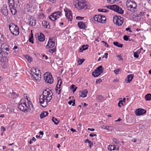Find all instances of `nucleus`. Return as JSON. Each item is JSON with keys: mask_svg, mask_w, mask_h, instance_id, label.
I'll return each instance as SVG.
<instances>
[{"mask_svg": "<svg viewBox=\"0 0 151 151\" xmlns=\"http://www.w3.org/2000/svg\"><path fill=\"white\" fill-rule=\"evenodd\" d=\"M94 19L95 21L101 23V15L100 14L96 15L94 17Z\"/></svg>", "mask_w": 151, "mask_h": 151, "instance_id": "22", "label": "nucleus"}, {"mask_svg": "<svg viewBox=\"0 0 151 151\" xmlns=\"http://www.w3.org/2000/svg\"><path fill=\"white\" fill-rule=\"evenodd\" d=\"M76 19H77L78 20H82L83 19H84V17H81L80 16H78V17H76Z\"/></svg>", "mask_w": 151, "mask_h": 151, "instance_id": "54", "label": "nucleus"}, {"mask_svg": "<svg viewBox=\"0 0 151 151\" xmlns=\"http://www.w3.org/2000/svg\"><path fill=\"white\" fill-rule=\"evenodd\" d=\"M1 12L5 16H6L8 14V10L6 5L4 4L1 8Z\"/></svg>", "mask_w": 151, "mask_h": 151, "instance_id": "16", "label": "nucleus"}, {"mask_svg": "<svg viewBox=\"0 0 151 151\" xmlns=\"http://www.w3.org/2000/svg\"><path fill=\"white\" fill-rule=\"evenodd\" d=\"M28 24L31 26H35L36 24V19L35 17H31L30 19L28 20Z\"/></svg>", "mask_w": 151, "mask_h": 151, "instance_id": "15", "label": "nucleus"}, {"mask_svg": "<svg viewBox=\"0 0 151 151\" xmlns=\"http://www.w3.org/2000/svg\"><path fill=\"white\" fill-rule=\"evenodd\" d=\"M97 136L96 134H94L93 133L90 134H89V136L91 137H93L94 136L96 137Z\"/></svg>", "mask_w": 151, "mask_h": 151, "instance_id": "58", "label": "nucleus"}, {"mask_svg": "<svg viewBox=\"0 0 151 151\" xmlns=\"http://www.w3.org/2000/svg\"><path fill=\"white\" fill-rule=\"evenodd\" d=\"M133 53H134V57L136 58H138L139 56L137 52H134Z\"/></svg>", "mask_w": 151, "mask_h": 151, "instance_id": "49", "label": "nucleus"}, {"mask_svg": "<svg viewBox=\"0 0 151 151\" xmlns=\"http://www.w3.org/2000/svg\"><path fill=\"white\" fill-rule=\"evenodd\" d=\"M48 112L47 111H43L41 112L40 114V118L41 119H42L46 116H47L48 115Z\"/></svg>", "mask_w": 151, "mask_h": 151, "instance_id": "26", "label": "nucleus"}, {"mask_svg": "<svg viewBox=\"0 0 151 151\" xmlns=\"http://www.w3.org/2000/svg\"><path fill=\"white\" fill-rule=\"evenodd\" d=\"M117 57L119 58V60H122L123 59L122 57V56L121 55H118L117 56Z\"/></svg>", "mask_w": 151, "mask_h": 151, "instance_id": "57", "label": "nucleus"}, {"mask_svg": "<svg viewBox=\"0 0 151 151\" xmlns=\"http://www.w3.org/2000/svg\"><path fill=\"white\" fill-rule=\"evenodd\" d=\"M44 79L46 82L49 83H52L53 82V79L51 74L47 72L44 75Z\"/></svg>", "mask_w": 151, "mask_h": 151, "instance_id": "9", "label": "nucleus"}, {"mask_svg": "<svg viewBox=\"0 0 151 151\" xmlns=\"http://www.w3.org/2000/svg\"><path fill=\"white\" fill-rule=\"evenodd\" d=\"M106 18L104 16L101 15V23H104L105 21H106Z\"/></svg>", "mask_w": 151, "mask_h": 151, "instance_id": "42", "label": "nucleus"}, {"mask_svg": "<svg viewBox=\"0 0 151 151\" xmlns=\"http://www.w3.org/2000/svg\"><path fill=\"white\" fill-rule=\"evenodd\" d=\"M89 145V148H91V147L93 145V143L91 142H91L88 143Z\"/></svg>", "mask_w": 151, "mask_h": 151, "instance_id": "61", "label": "nucleus"}, {"mask_svg": "<svg viewBox=\"0 0 151 151\" xmlns=\"http://www.w3.org/2000/svg\"><path fill=\"white\" fill-rule=\"evenodd\" d=\"M134 77V75L132 74H131L128 75L127 78L126 79V82L127 83H130Z\"/></svg>", "mask_w": 151, "mask_h": 151, "instance_id": "23", "label": "nucleus"}, {"mask_svg": "<svg viewBox=\"0 0 151 151\" xmlns=\"http://www.w3.org/2000/svg\"><path fill=\"white\" fill-rule=\"evenodd\" d=\"M6 41L5 40V41L2 42L1 49L5 55L9 57L10 52L9 51V46L6 43Z\"/></svg>", "mask_w": 151, "mask_h": 151, "instance_id": "5", "label": "nucleus"}, {"mask_svg": "<svg viewBox=\"0 0 151 151\" xmlns=\"http://www.w3.org/2000/svg\"><path fill=\"white\" fill-rule=\"evenodd\" d=\"M85 61L84 59H79L78 61V64L79 65H81L82 64V63Z\"/></svg>", "mask_w": 151, "mask_h": 151, "instance_id": "38", "label": "nucleus"}, {"mask_svg": "<svg viewBox=\"0 0 151 151\" xmlns=\"http://www.w3.org/2000/svg\"><path fill=\"white\" fill-rule=\"evenodd\" d=\"M119 147L115 145H110L108 146V149L109 150L111 151L112 150H118L119 149Z\"/></svg>", "mask_w": 151, "mask_h": 151, "instance_id": "18", "label": "nucleus"}, {"mask_svg": "<svg viewBox=\"0 0 151 151\" xmlns=\"http://www.w3.org/2000/svg\"><path fill=\"white\" fill-rule=\"evenodd\" d=\"M78 26L81 29H84L85 28V23L83 22H79L78 23Z\"/></svg>", "mask_w": 151, "mask_h": 151, "instance_id": "24", "label": "nucleus"}, {"mask_svg": "<svg viewBox=\"0 0 151 151\" xmlns=\"http://www.w3.org/2000/svg\"><path fill=\"white\" fill-rule=\"evenodd\" d=\"M70 88L71 90H73V91L74 93L76 90L77 87L74 85H72L71 86Z\"/></svg>", "mask_w": 151, "mask_h": 151, "instance_id": "36", "label": "nucleus"}, {"mask_svg": "<svg viewBox=\"0 0 151 151\" xmlns=\"http://www.w3.org/2000/svg\"><path fill=\"white\" fill-rule=\"evenodd\" d=\"M98 11L99 12H107L109 11L107 9H98Z\"/></svg>", "mask_w": 151, "mask_h": 151, "instance_id": "41", "label": "nucleus"}, {"mask_svg": "<svg viewBox=\"0 0 151 151\" xmlns=\"http://www.w3.org/2000/svg\"><path fill=\"white\" fill-rule=\"evenodd\" d=\"M8 3L10 8H12L14 7V2L13 0H9Z\"/></svg>", "mask_w": 151, "mask_h": 151, "instance_id": "29", "label": "nucleus"}, {"mask_svg": "<svg viewBox=\"0 0 151 151\" xmlns=\"http://www.w3.org/2000/svg\"><path fill=\"white\" fill-rule=\"evenodd\" d=\"M123 39L124 40L127 41L129 40V37L127 35H124L123 37Z\"/></svg>", "mask_w": 151, "mask_h": 151, "instance_id": "52", "label": "nucleus"}, {"mask_svg": "<svg viewBox=\"0 0 151 151\" xmlns=\"http://www.w3.org/2000/svg\"><path fill=\"white\" fill-rule=\"evenodd\" d=\"M88 45H83L79 49V52H82L83 51L85 50L88 49Z\"/></svg>", "mask_w": 151, "mask_h": 151, "instance_id": "27", "label": "nucleus"}, {"mask_svg": "<svg viewBox=\"0 0 151 151\" xmlns=\"http://www.w3.org/2000/svg\"><path fill=\"white\" fill-rule=\"evenodd\" d=\"M10 9L11 12L13 14L15 15L17 14V11L16 9L14 8V7L12 8H10Z\"/></svg>", "mask_w": 151, "mask_h": 151, "instance_id": "34", "label": "nucleus"}, {"mask_svg": "<svg viewBox=\"0 0 151 151\" xmlns=\"http://www.w3.org/2000/svg\"><path fill=\"white\" fill-rule=\"evenodd\" d=\"M1 129L3 131H5L6 130V129L5 128V127L3 126H1Z\"/></svg>", "mask_w": 151, "mask_h": 151, "instance_id": "64", "label": "nucleus"}, {"mask_svg": "<svg viewBox=\"0 0 151 151\" xmlns=\"http://www.w3.org/2000/svg\"><path fill=\"white\" fill-rule=\"evenodd\" d=\"M92 75L94 77H97L101 75L100 73H98L97 71H95V70L92 72Z\"/></svg>", "mask_w": 151, "mask_h": 151, "instance_id": "33", "label": "nucleus"}, {"mask_svg": "<svg viewBox=\"0 0 151 151\" xmlns=\"http://www.w3.org/2000/svg\"><path fill=\"white\" fill-rule=\"evenodd\" d=\"M108 53L107 52L105 53L104 54V55L102 57V58H105L106 59H107L108 57Z\"/></svg>", "mask_w": 151, "mask_h": 151, "instance_id": "56", "label": "nucleus"}, {"mask_svg": "<svg viewBox=\"0 0 151 151\" xmlns=\"http://www.w3.org/2000/svg\"><path fill=\"white\" fill-rule=\"evenodd\" d=\"M104 69L103 68L102 65H100L99 66L95 69V71H97L98 73H100L101 74V73H103V70Z\"/></svg>", "mask_w": 151, "mask_h": 151, "instance_id": "25", "label": "nucleus"}, {"mask_svg": "<svg viewBox=\"0 0 151 151\" xmlns=\"http://www.w3.org/2000/svg\"><path fill=\"white\" fill-rule=\"evenodd\" d=\"M146 111L143 109L139 108L136 109L135 111V114L137 116L142 115L145 114Z\"/></svg>", "mask_w": 151, "mask_h": 151, "instance_id": "13", "label": "nucleus"}, {"mask_svg": "<svg viewBox=\"0 0 151 151\" xmlns=\"http://www.w3.org/2000/svg\"><path fill=\"white\" fill-rule=\"evenodd\" d=\"M143 14H144V13L141 12L139 14H138V17H139L140 16H143Z\"/></svg>", "mask_w": 151, "mask_h": 151, "instance_id": "63", "label": "nucleus"}, {"mask_svg": "<svg viewBox=\"0 0 151 151\" xmlns=\"http://www.w3.org/2000/svg\"><path fill=\"white\" fill-rule=\"evenodd\" d=\"M38 73L37 72H35L33 74H31L32 76L33 77V78L36 80L37 81H39L41 78V75L39 74L40 70H38Z\"/></svg>", "mask_w": 151, "mask_h": 151, "instance_id": "14", "label": "nucleus"}, {"mask_svg": "<svg viewBox=\"0 0 151 151\" xmlns=\"http://www.w3.org/2000/svg\"><path fill=\"white\" fill-rule=\"evenodd\" d=\"M102 81L101 79V78L97 79H96V84L99 83Z\"/></svg>", "mask_w": 151, "mask_h": 151, "instance_id": "51", "label": "nucleus"}, {"mask_svg": "<svg viewBox=\"0 0 151 151\" xmlns=\"http://www.w3.org/2000/svg\"><path fill=\"white\" fill-rule=\"evenodd\" d=\"M56 50V48H55L49 50V52L51 53H53L54 52H55Z\"/></svg>", "mask_w": 151, "mask_h": 151, "instance_id": "44", "label": "nucleus"}, {"mask_svg": "<svg viewBox=\"0 0 151 151\" xmlns=\"http://www.w3.org/2000/svg\"><path fill=\"white\" fill-rule=\"evenodd\" d=\"M126 30L127 31H129L130 32H132V31L130 29V28L129 27L127 28L126 29Z\"/></svg>", "mask_w": 151, "mask_h": 151, "instance_id": "59", "label": "nucleus"}, {"mask_svg": "<svg viewBox=\"0 0 151 151\" xmlns=\"http://www.w3.org/2000/svg\"><path fill=\"white\" fill-rule=\"evenodd\" d=\"M52 120L54 124L56 125H57L59 123V121H58L57 119L54 117H52Z\"/></svg>", "mask_w": 151, "mask_h": 151, "instance_id": "35", "label": "nucleus"}, {"mask_svg": "<svg viewBox=\"0 0 151 151\" xmlns=\"http://www.w3.org/2000/svg\"><path fill=\"white\" fill-rule=\"evenodd\" d=\"M121 68H118L117 69L114 70V72L117 75L119 74V73L121 72Z\"/></svg>", "mask_w": 151, "mask_h": 151, "instance_id": "40", "label": "nucleus"}, {"mask_svg": "<svg viewBox=\"0 0 151 151\" xmlns=\"http://www.w3.org/2000/svg\"><path fill=\"white\" fill-rule=\"evenodd\" d=\"M88 93L87 90L85 89L83 91H80L79 95L80 97H85L87 96Z\"/></svg>", "mask_w": 151, "mask_h": 151, "instance_id": "19", "label": "nucleus"}, {"mask_svg": "<svg viewBox=\"0 0 151 151\" xmlns=\"http://www.w3.org/2000/svg\"><path fill=\"white\" fill-rule=\"evenodd\" d=\"M114 129V128L112 127L109 126L108 128V130L112 131Z\"/></svg>", "mask_w": 151, "mask_h": 151, "instance_id": "55", "label": "nucleus"}, {"mask_svg": "<svg viewBox=\"0 0 151 151\" xmlns=\"http://www.w3.org/2000/svg\"><path fill=\"white\" fill-rule=\"evenodd\" d=\"M113 44L115 46L118 47H122L123 46L122 44H120L117 42H113Z\"/></svg>", "mask_w": 151, "mask_h": 151, "instance_id": "30", "label": "nucleus"}, {"mask_svg": "<svg viewBox=\"0 0 151 151\" xmlns=\"http://www.w3.org/2000/svg\"><path fill=\"white\" fill-rule=\"evenodd\" d=\"M66 13L65 16L68 19V21H71L72 19V16L71 14L70 13Z\"/></svg>", "mask_w": 151, "mask_h": 151, "instance_id": "28", "label": "nucleus"}, {"mask_svg": "<svg viewBox=\"0 0 151 151\" xmlns=\"http://www.w3.org/2000/svg\"><path fill=\"white\" fill-rule=\"evenodd\" d=\"M7 56L4 54L0 48V65L3 68H5L7 67L8 64Z\"/></svg>", "mask_w": 151, "mask_h": 151, "instance_id": "2", "label": "nucleus"}, {"mask_svg": "<svg viewBox=\"0 0 151 151\" xmlns=\"http://www.w3.org/2000/svg\"><path fill=\"white\" fill-rule=\"evenodd\" d=\"M9 28L13 35L15 36H17L19 35V32L18 26L13 23H11L9 25Z\"/></svg>", "mask_w": 151, "mask_h": 151, "instance_id": "4", "label": "nucleus"}, {"mask_svg": "<svg viewBox=\"0 0 151 151\" xmlns=\"http://www.w3.org/2000/svg\"><path fill=\"white\" fill-rule=\"evenodd\" d=\"M114 7V5H109L106 6L107 8L108 9H110L111 10H113V8Z\"/></svg>", "mask_w": 151, "mask_h": 151, "instance_id": "50", "label": "nucleus"}, {"mask_svg": "<svg viewBox=\"0 0 151 151\" xmlns=\"http://www.w3.org/2000/svg\"><path fill=\"white\" fill-rule=\"evenodd\" d=\"M102 42H103L104 44V45L107 47H109V46L108 44L106 42H105V41H102Z\"/></svg>", "mask_w": 151, "mask_h": 151, "instance_id": "53", "label": "nucleus"}, {"mask_svg": "<svg viewBox=\"0 0 151 151\" xmlns=\"http://www.w3.org/2000/svg\"><path fill=\"white\" fill-rule=\"evenodd\" d=\"M55 42L54 38H52L51 39L50 38L48 42V44L47 45L46 48L49 49L54 47L55 44Z\"/></svg>", "mask_w": 151, "mask_h": 151, "instance_id": "11", "label": "nucleus"}, {"mask_svg": "<svg viewBox=\"0 0 151 151\" xmlns=\"http://www.w3.org/2000/svg\"><path fill=\"white\" fill-rule=\"evenodd\" d=\"M53 95V93L49 89L46 88L44 90L40 96L39 102L41 106L43 107H46L52 99Z\"/></svg>", "mask_w": 151, "mask_h": 151, "instance_id": "1", "label": "nucleus"}, {"mask_svg": "<svg viewBox=\"0 0 151 151\" xmlns=\"http://www.w3.org/2000/svg\"><path fill=\"white\" fill-rule=\"evenodd\" d=\"M18 107L21 111L25 113L27 112L28 111V107L26 103L24 102V101H20V103L18 104Z\"/></svg>", "mask_w": 151, "mask_h": 151, "instance_id": "8", "label": "nucleus"}, {"mask_svg": "<svg viewBox=\"0 0 151 151\" xmlns=\"http://www.w3.org/2000/svg\"><path fill=\"white\" fill-rule=\"evenodd\" d=\"M60 81V84H59V87H58V84L57 85L55 89V91L56 93H58V95H59L60 93V87L61 86V84H62V81L61 80H60L58 81V83Z\"/></svg>", "mask_w": 151, "mask_h": 151, "instance_id": "20", "label": "nucleus"}, {"mask_svg": "<svg viewBox=\"0 0 151 151\" xmlns=\"http://www.w3.org/2000/svg\"><path fill=\"white\" fill-rule=\"evenodd\" d=\"M43 59H45L46 60L48 59V57L45 55H43L42 56Z\"/></svg>", "mask_w": 151, "mask_h": 151, "instance_id": "60", "label": "nucleus"}, {"mask_svg": "<svg viewBox=\"0 0 151 151\" xmlns=\"http://www.w3.org/2000/svg\"><path fill=\"white\" fill-rule=\"evenodd\" d=\"M5 39L3 37V35L0 33V41L1 42V43H2V42L5 41Z\"/></svg>", "mask_w": 151, "mask_h": 151, "instance_id": "37", "label": "nucleus"}, {"mask_svg": "<svg viewBox=\"0 0 151 151\" xmlns=\"http://www.w3.org/2000/svg\"><path fill=\"white\" fill-rule=\"evenodd\" d=\"M61 15L62 13L60 11H58L53 13L49 17L51 20L54 21L59 18Z\"/></svg>", "mask_w": 151, "mask_h": 151, "instance_id": "7", "label": "nucleus"}, {"mask_svg": "<svg viewBox=\"0 0 151 151\" xmlns=\"http://www.w3.org/2000/svg\"><path fill=\"white\" fill-rule=\"evenodd\" d=\"M42 26L45 28H49L50 27V22L45 20L42 22Z\"/></svg>", "mask_w": 151, "mask_h": 151, "instance_id": "21", "label": "nucleus"}, {"mask_svg": "<svg viewBox=\"0 0 151 151\" xmlns=\"http://www.w3.org/2000/svg\"><path fill=\"white\" fill-rule=\"evenodd\" d=\"M72 103H73L72 104V106H74L75 105V100L73 101L72 100H70L68 102V104L69 105H71Z\"/></svg>", "mask_w": 151, "mask_h": 151, "instance_id": "43", "label": "nucleus"}, {"mask_svg": "<svg viewBox=\"0 0 151 151\" xmlns=\"http://www.w3.org/2000/svg\"><path fill=\"white\" fill-rule=\"evenodd\" d=\"M145 99L146 101H150L151 100V94H147L145 96Z\"/></svg>", "mask_w": 151, "mask_h": 151, "instance_id": "31", "label": "nucleus"}, {"mask_svg": "<svg viewBox=\"0 0 151 151\" xmlns=\"http://www.w3.org/2000/svg\"><path fill=\"white\" fill-rule=\"evenodd\" d=\"M25 58L27 60L28 62L29 63H31L32 61V58L29 55H26Z\"/></svg>", "mask_w": 151, "mask_h": 151, "instance_id": "39", "label": "nucleus"}, {"mask_svg": "<svg viewBox=\"0 0 151 151\" xmlns=\"http://www.w3.org/2000/svg\"><path fill=\"white\" fill-rule=\"evenodd\" d=\"M86 6V2L85 1L83 0H81L78 1L77 4L76 5V7L80 9H82L84 8Z\"/></svg>", "mask_w": 151, "mask_h": 151, "instance_id": "10", "label": "nucleus"}, {"mask_svg": "<svg viewBox=\"0 0 151 151\" xmlns=\"http://www.w3.org/2000/svg\"><path fill=\"white\" fill-rule=\"evenodd\" d=\"M107 2L110 4H112L114 3L115 1H118L116 0H107Z\"/></svg>", "mask_w": 151, "mask_h": 151, "instance_id": "47", "label": "nucleus"}, {"mask_svg": "<svg viewBox=\"0 0 151 151\" xmlns=\"http://www.w3.org/2000/svg\"><path fill=\"white\" fill-rule=\"evenodd\" d=\"M35 36L37 38L36 39H38L40 41L42 42L45 40V36L42 33H40L39 35H36Z\"/></svg>", "mask_w": 151, "mask_h": 151, "instance_id": "17", "label": "nucleus"}, {"mask_svg": "<svg viewBox=\"0 0 151 151\" xmlns=\"http://www.w3.org/2000/svg\"><path fill=\"white\" fill-rule=\"evenodd\" d=\"M37 69L35 68H32L31 71V74H34L35 73V72H37L36 71Z\"/></svg>", "mask_w": 151, "mask_h": 151, "instance_id": "45", "label": "nucleus"}, {"mask_svg": "<svg viewBox=\"0 0 151 151\" xmlns=\"http://www.w3.org/2000/svg\"><path fill=\"white\" fill-rule=\"evenodd\" d=\"M126 6L128 10L134 12L136 11L137 5L136 3L134 1L127 0L126 2Z\"/></svg>", "mask_w": 151, "mask_h": 151, "instance_id": "3", "label": "nucleus"}, {"mask_svg": "<svg viewBox=\"0 0 151 151\" xmlns=\"http://www.w3.org/2000/svg\"><path fill=\"white\" fill-rule=\"evenodd\" d=\"M32 30H31V35L30 36L29 38V41L32 43H34V40L33 39V34L32 32Z\"/></svg>", "mask_w": 151, "mask_h": 151, "instance_id": "32", "label": "nucleus"}, {"mask_svg": "<svg viewBox=\"0 0 151 151\" xmlns=\"http://www.w3.org/2000/svg\"><path fill=\"white\" fill-rule=\"evenodd\" d=\"M113 10L120 14H123L124 12V11L121 8L116 5H114Z\"/></svg>", "mask_w": 151, "mask_h": 151, "instance_id": "12", "label": "nucleus"}, {"mask_svg": "<svg viewBox=\"0 0 151 151\" xmlns=\"http://www.w3.org/2000/svg\"><path fill=\"white\" fill-rule=\"evenodd\" d=\"M113 21L115 24L118 26H120L123 23L124 19L119 16L115 15L113 18Z\"/></svg>", "mask_w": 151, "mask_h": 151, "instance_id": "6", "label": "nucleus"}, {"mask_svg": "<svg viewBox=\"0 0 151 151\" xmlns=\"http://www.w3.org/2000/svg\"><path fill=\"white\" fill-rule=\"evenodd\" d=\"M118 105L119 107H121L122 106H123L124 102H123V101H119L118 104Z\"/></svg>", "mask_w": 151, "mask_h": 151, "instance_id": "46", "label": "nucleus"}, {"mask_svg": "<svg viewBox=\"0 0 151 151\" xmlns=\"http://www.w3.org/2000/svg\"><path fill=\"white\" fill-rule=\"evenodd\" d=\"M104 97L102 95H101L98 96L97 97V100H102L104 99Z\"/></svg>", "mask_w": 151, "mask_h": 151, "instance_id": "48", "label": "nucleus"}, {"mask_svg": "<svg viewBox=\"0 0 151 151\" xmlns=\"http://www.w3.org/2000/svg\"><path fill=\"white\" fill-rule=\"evenodd\" d=\"M88 130H90L91 131H94L95 130V129L93 128H88Z\"/></svg>", "mask_w": 151, "mask_h": 151, "instance_id": "62", "label": "nucleus"}]
</instances>
